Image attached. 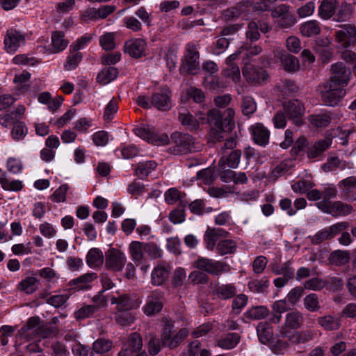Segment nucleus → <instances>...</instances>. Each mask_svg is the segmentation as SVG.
Listing matches in <instances>:
<instances>
[{
    "label": "nucleus",
    "mask_w": 356,
    "mask_h": 356,
    "mask_svg": "<svg viewBox=\"0 0 356 356\" xmlns=\"http://www.w3.org/2000/svg\"><path fill=\"white\" fill-rule=\"evenodd\" d=\"M353 211L352 206L343 203L340 201H337L332 203L330 214L333 217L339 216H346L351 213Z\"/></svg>",
    "instance_id": "c9c22d12"
},
{
    "label": "nucleus",
    "mask_w": 356,
    "mask_h": 356,
    "mask_svg": "<svg viewBox=\"0 0 356 356\" xmlns=\"http://www.w3.org/2000/svg\"><path fill=\"white\" fill-rule=\"evenodd\" d=\"M269 310L265 306H256L250 308L245 314L246 318L250 320H261L267 317Z\"/></svg>",
    "instance_id": "473e14b6"
},
{
    "label": "nucleus",
    "mask_w": 356,
    "mask_h": 356,
    "mask_svg": "<svg viewBox=\"0 0 356 356\" xmlns=\"http://www.w3.org/2000/svg\"><path fill=\"white\" fill-rule=\"evenodd\" d=\"M144 251L152 259L161 258L163 254L162 250L154 243H144Z\"/></svg>",
    "instance_id": "3c124183"
},
{
    "label": "nucleus",
    "mask_w": 356,
    "mask_h": 356,
    "mask_svg": "<svg viewBox=\"0 0 356 356\" xmlns=\"http://www.w3.org/2000/svg\"><path fill=\"white\" fill-rule=\"evenodd\" d=\"M301 33L306 37L318 35L321 32L318 23L315 20H310L302 24L300 27Z\"/></svg>",
    "instance_id": "4c0bfd02"
},
{
    "label": "nucleus",
    "mask_w": 356,
    "mask_h": 356,
    "mask_svg": "<svg viewBox=\"0 0 356 356\" xmlns=\"http://www.w3.org/2000/svg\"><path fill=\"white\" fill-rule=\"evenodd\" d=\"M206 112L200 111L196 115V118H194L189 113H179V120L181 121L183 125L187 126L191 130H196L198 128L199 124H206L207 122H202L200 118L204 116Z\"/></svg>",
    "instance_id": "b1692460"
},
{
    "label": "nucleus",
    "mask_w": 356,
    "mask_h": 356,
    "mask_svg": "<svg viewBox=\"0 0 356 356\" xmlns=\"http://www.w3.org/2000/svg\"><path fill=\"white\" fill-rule=\"evenodd\" d=\"M158 293H152L147 298V303L144 307V312L148 315H154L158 312H159L162 307V303L158 299Z\"/></svg>",
    "instance_id": "cd10ccee"
},
{
    "label": "nucleus",
    "mask_w": 356,
    "mask_h": 356,
    "mask_svg": "<svg viewBox=\"0 0 356 356\" xmlns=\"http://www.w3.org/2000/svg\"><path fill=\"white\" fill-rule=\"evenodd\" d=\"M337 4V0H323L318 9L319 16L328 19L334 15Z\"/></svg>",
    "instance_id": "c756f323"
},
{
    "label": "nucleus",
    "mask_w": 356,
    "mask_h": 356,
    "mask_svg": "<svg viewBox=\"0 0 356 356\" xmlns=\"http://www.w3.org/2000/svg\"><path fill=\"white\" fill-rule=\"evenodd\" d=\"M156 163L153 161H147L138 163L135 168V175L139 179H143L148 176L150 172L155 169Z\"/></svg>",
    "instance_id": "f704fd0d"
},
{
    "label": "nucleus",
    "mask_w": 356,
    "mask_h": 356,
    "mask_svg": "<svg viewBox=\"0 0 356 356\" xmlns=\"http://www.w3.org/2000/svg\"><path fill=\"white\" fill-rule=\"evenodd\" d=\"M82 59V54L77 51L70 50V55L67 58V60L65 65L66 70H72L78 65Z\"/></svg>",
    "instance_id": "4d7b16f0"
},
{
    "label": "nucleus",
    "mask_w": 356,
    "mask_h": 356,
    "mask_svg": "<svg viewBox=\"0 0 356 356\" xmlns=\"http://www.w3.org/2000/svg\"><path fill=\"white\" fill-rule=\"evenodd\" d=\"M304 306L307 310L311 312H315L320 309L318 297L316 293H311L306 296L304 298Z\"/></svg>",
    "instance_id": "a18cd8bd"
},
{
    "label": "nucleus",
    "mask_w": 356,
    "mask_h": 356,
    "mask_svg": "<svg viewBox=\"0 0 356 356\" xmlns=\"http://www.w3.org/2000/svg\"><path fill=\"white\" fill-rule=\"evenodd\" d=\"M126 263L124 254L116 249H111L106 254L105 265L113 271L122 270Z\"/></svg>",
    "instance_id": "ddd939ff"
},
{
    "label": "nucleus",
    "mask_w": 356,
    "mask_h": 356,
    "mask_svg": "<svg viewBox=\"0 0 356 356\" xmlns=\"http://www.w3.org/2000/svg\"><path fill=\"white\" fill-rule=\"evenodd\" d=\"M164 327L161 334V341L163 346L169 341V339L172 337V333L174 329V322L170 319L165 318Z\"/></svg>",
    "instance_id": "680f3d73"
},
{
    "label": "nucleus",
    "mask_w": 356,
    "mask_h": 356,
    "mask_svg": "<svg viewBox=\"0 0 356 356\" xmlns=\"http://www.w3.org/2000/svg\"><path fill=\"white\" fill-rule=\"evenodd\" d=\"M188 279L193 284H207L209 276L202 270H195L191 273Z\"/></svg>",
    "instance_id": "052dcab7"
},
{
    "label": "nucleus",
    "mask_w": 356,
    "mask_h": 356,
    "mask_svg": "<svg viewBox=\"0 0 356 356\" xmlns=\"http://www.w3.org/2000/svg\"><path fill=\"white\" fill-rule=\"evenodd\" d=\"M129 250L136 265L143 264L145 261L144 243L136 241H132L129 245Z\"/></svg>",
    "instance_id": "aec40b11"
},
{
    "label": "nucleus",
    "mask_w": 356,
    "mask_h": 356,
    "mask_svg": "<svg viewBox=\"0 0 356 356\" xmlns=\"http://www.w3.org/2000/svg\"><path fill=\"white\" fill-rule=\"evenodd\" d=\"M293 166V161L285 160L281 162L273 169L272 175L274 177L277 178L287 172Z\"/></svg>",
    "instance_id": "bf43d9fd"
},
{
    "label": "nucleus",
    "mask_w": 356,
    "mask_h": 356,
    "mask_svg": "<svg viewBox=\"0 0 356 356\" xmlns=\"http://www.w3.org/2000/svg\"><path fill=\"white\" fill-rule=\"evenodd\" d=\"M309 121L312 125L316 127H325L330 124L331 118L325 113L314 114L309 116Z\"/></svg>",
    "instance_id": "c03bdc74"
},
{
    "label": "nucleus",
    "mask_w": 356,
    "mask_h": 356,
    "mask_svg": "<svg viewBox=\"0 0 356 356\" xmlns=\"http://www.w3.org/2000/svg\"><path fill=\"white\" fill-rule=\"evenodd\" d=\"M222 74L231 78L234 82H238L240 80V69L236 65H227L222 72Z\"/></svg>",
    "instance_id": "69168bd1"
},
{
    "label": "nucleus",
    "mask_w": 356,
    "mask_h": 356,
    "mask_svg": "<svg viewBox=\"0 0 356 356\" xmlns=\"http://www.w3.org/2000/svg\"><path fill=\"white\" fill-rule=\"evenodd\" d=\"M252 132L255 143L260 145H266L269 140L270 133L262 124L257 123L252 127Z\"/></svg>",
    "instance_id": "a878e982"
},
{
    "label": "nucleus",
    "mask_w": 356,
    "mask_h": 356,
    "mask_svg": "<svg viewBox=\"0 0 356 356\" xmlns=\"http://www.w3.org/2000/svg\"><path fill=\"white\" fill-rule=\"evenodd\" d=\"M216 250L220 255L233 254L236 250V243L232 239H224L216 245Z\"/></svg>",
    "instance_id": "58836bf2"
},
{
    "label": "nucleus",
    "mask_w": 356,
    "mask_h": 356,
    "mask_svg": "<svg viewBox=\"0 0 356 356\" xmlns=\"http://www.w3.org/2000/svg\"><path fill=\"white\" fill-rule=\"evenodd\" d=\"M111 302L112 304L117 305L118 312H128L137 309L140 303L139 299L136 296L129 294H121L118 296H112Z\"/></svg>",
    "instance_id": "9b49d317"
},
{
    "label": "nucleus",
    "mask_w": 356,
    "mask_h": 356,
    "mask_svg": "<svg viewBox=\"0 0 356 356\" xmlns=\"http://www.w3.org/2000/svg\"><path fill=\"white\" fill-rule=\"evenodd\" d=\"M51 356H69L70 355L66 346L59 341L52 343L51 346Z\"/></svg>",
    "instance_id": "774afa93"
},
{
    "label": "nucleus",
    "mask_w": 356,
    "mask_h": 356,
    "mask_svg": "<svg viewBox=\"0 0 356 356\" xmlns=\"http://www.w3.org/2000/svg\"><path fill=\"white\" fill-rule=\"evenodd\" d=\"M242 28V24H234L223 26L220 32V36L229 39V42L233 40V36L236 35Z\"/></svg>",
    "instance_id": "de8ad7c7"
},
{
    "label": "nucleus",
    "mask_w": 356,
    "mask_h": 356,
    "mask_svg": "<svg viewBox=\"0 0 356 356\" xmlns=\"http://www.w3.org/2000/svg\"><path fill=\"white\" fill-rule=\"evenodd\" d=\"M113 343L109 339H98L92 344V350L97 353H104L109 351Z\"/></svg>",
    "instance_id": "09e8293b"
},
{
    "label": "nucleus",
    "mask_w": 356,
    "mask_h": 356,
    "mask_svg": "<svg viewBox=\"0 0 356 356\" xmlns=\"http://www.w3.org/2000/svg\"><path fill=\"white\" fill-rule=\"evenodd\" d=\"M350 260V254L346 251L336 250L330 256V261L336 265L341 266L346 264Z\"/></svg>",
    "instance_id": "79ce46f5"
},
{
    "label": "nucleus",
    "mask_w": 356,
    "mask_h": 356,
    "mask_svg": "<svg viewBox=\"0 0 356 356\" xmlns=\"http://www.w3.org/2000/svg\"><path fill=\"white\" fill-rule=\"evenodd\" d=\"M236 293V287L230 284L218 286L216 290V296L221 300L230 299Z\"/></svg>",
    "instance_id": "e433bc0d"
},
{
    "label": "nucleus",
    "mask_w": 356,
    "mask_h": 356,
    "mask_svg": "<svg viewBox=\"0 0 356 356\" xmlns=\"http://www.w3.org/2000/svg\"><path fill=\"white\" fill-rule=\"evenodd\" d=\"M304 316L302 314L298 311L293 310L288 312L285 316L284 328L298 330L301 327L303 324Z\"/></svg>",
    "instance_id": "4be33fe9"
},
{
    "label": "nucleus",
    "mask_w": 356,
    "mask_h": 356,
    "mask_svg": "<svg viewBox=\"0 0 356 356\" xmlns=\"http://www.w3.org/2000/svg\"><path fill=\"white\" fill-rule=\"evenodd\" d=\"M134 133L140 138L156 145H166L169 142L167 134H159L154 127H137L134 129Z\"/></svg>",
    "instance_id": "39448f33"
},
{
    "label": "nucleus",
    "mask_w": 356,
    "mask_h": 356,
    "mask_svg": "<svg viewBox=\"0 0 356 356\" xmlns=\"http://www.w3.org/2000/svg\"><path fill=\"white\" fill-rule=\"evenodd\" d=\"M318 324L327 331L337 330L340 327V319L331 315L320 316L317 318Z\"/></svg>",
    "instance_id": "c85d7f7f"
},
{
    "label": "nucleus",
    "mask_w": 356,
    "mask_h": 356,
    "mask_svg": "<svg viewBox=\"0 0 356 356\" xmlns=\"http://www.w3.org/2000/svg\"><path fill=\"white\" fill-rule=\"evenodd\" d=\"M335 38L340 47L347 48L356 43V27L351 24H344L341 29L335 31Z\"/></svg>",
    "instance_id": "6e6552de"
},
{
    "label": "nucleus",
    "mask_w": 356,
    "mask_h": 356,
    "mask_svg": "<svg viewBox=\"0 0 356 356\" xmlns=\"http://www.w3.org/2000/svg\"><path fill=\"white\" fill-rule=\"evenodd\" d=\"M36 282L35 277H28L19 283V288L26 293H32L37 289Z\"/></svg>",
    "instance_id": "6e6d98bb"
},
{
    "label": "nucleus",
    "mask_w": 356,
    "mask_h": 356,
    "mask_svg": "<svg viewBox=\"0 0 356 356\" xmlns=\"http://www.w3.org/2000/svg\"><path fill=\"white\" fill-rule=\"evenodd\" d=\"M277 88L281 92L287 95L297 93L300 89L295 81L287 79L282 80L278 83Z\"/></svg>",
    "instance_id": "a19ab883"
},
{
    "label": "nucleus",
    "mask_w": 356,
    "mask_h": 356,
    "mask_svg": "<svg viewBox=\"0 0 356 356\" xmlns=\"http://www.w3.org/2000/svg\"><path fill=\"white\" fill-rule=\"evenodd\" d=\"M58 330L56 327L49 324L41 325L37 330V334L42 338H51L56 337Z\"/></svg>",
    "instance_id": "603ef678"
},
{
    "label": "nucleus",
    "mask_w": 356,
    "mask_h": 356,
    "mask_svg": "<svg viewBox=\"0 0 356 356\" xmlns=\"http://www.w3.org/2000/svg\"><path fill=\"white\" fill-rule=\"evenodd\" d=\"M87 264L91 267L102 265L104 261L103 253L97 248H92L89 250L86 257Z\"/></svg>",
    "instance_id": "ea45409f"
},
{
    "label": "nucleus",
    "mask_w": 356,
    "mask_h": 356,
    "mask_svg": "<svg viewBox=\"0 0 356 356\" xmlns=\"http://www.w3.org/2000/svg\"><path fill=\"white\" fill-rule=\"evenodd\" d=\"M143 341L141 336L137 333H132L123 344L121 351L118 356H133L134 354L142 352Z\"/></svg>",
    "instance_id": "9d476101"
},
{
    "label": "nucleus",
    "mask_w": 356,
    "mask_h": 356,
    "mask_svg": "<svg viewBox=\"0 0 356 356\" xmlns=\"http://www.w3.org/2000/svg\"><path fill=\"white\" fill-rule=\"evenodd\" d=\"M241 109L244 115H250L256 111V103L251 97H244L242 99Z\"/></svg>",
    "instance_id": "13d9d810"
},
{
    "label": "nucleus",
    "mask_w": 356,
    "mask_h": 356,
    "mask_svg": "<svg viewBox=\"0 0 356 356\" xmlns=\"http://www.w3.org/2000/svg\"><path fill=\"white\" fill-rule=\"evenodd\" d=\"M193 266L200 270L213 275H218L222 273L228 272L230 269L229 265L225 262L214 261L202 257H199L194 261Z\"/></svg>",
    "instance_id": "7ed1b4c3"
},
{
    "label": "nucleus",
    "mask_w": 356,
    "mask_h": 356,
    "mask_svg": "<svg viewBox=\"0 0 356 356\" xmlns=\"http://www.w3.org/2000/svg\"><path fill=\"white\" fill-rule=\"evenodd\" d=\"M239 337L236 334H229L224 338L218 340V344L220 347L225 349H231L236 346Z\"/></svg>",
    "instance_id": "8fccbe9b"
},
{
    "label": "nucleus",
    "mask_w": 356,
    "mask_h": 356,
    "mask_svg": "<svg viewBox=\"0 0 356 356\" xmlns=\"http://www.w3.org/2000/svg\"><path fill=\"white\" fill-rule=\"evenodd\" d=\"M186 204L181 202L177 209L172 211L169 214L170 221L175 224L181 223L184 221V207Z\"/></svg>",
    "instance_id": "864d4df0"
},
{
    "label": "nucleus",
    "mask_w": 356,
    "mask_h": 356,
    "mask_svg": "<svg viewBox=\"0 0 356 356\" xmlns=\"http://www.w3.org/2000/svg\"><path fill=\"white\" fill-rule=\"evenodd\" d=\"M186 277V273L184 268H177L173 274L172 278V284L174 287H180L181 286Z\"/></svg>",
    "instance_id": "0e129e2a"
},
{
    "label": "nucleus",
    "mask_w": 356,
    "mask_h": 356,
    "mask_svg": "<svg viewBox=\"0 0 356 356\" xmlns=\"http://www.w3.org/2000/svg\"><path fill=\"white\" fill-rule=\"evenodd\" d=\"M322 102L327 106H336L346 95L343 87L327 81L318 86Z\"/></svg>",
    "instance_id": "f03ea898"
},
{
    "label": "nucleus",
    "mask_w": 356,
    "mask_h": 356,
    "mask_svg": "<svg viewBox=\"0 0 356 356\" xmlns=\"http://www.w3.org/2000/svg\"><path fill=\"white\" fill-rule=\"evenodd\" d=\"M332 143V140L330 138H326L323 140L316 142L307 152V156L309 158H316L320 156Z\"/></svg>",
    "instance_id": "7c9ffc66"
},
{
    "label": "nucleus",
    "mask_w": 356,
    "mask_h": 356,
    "mask_svg": "<svg viewBox=\"0 0 356 356\" xmlns=\"http://www.w3.org/2000/svg\"><path fill=\"white\" fill-rule=\"evenodd\" d=\"M283 110L289 120L297 127L302 124V116L305 113L303 104L298 99H293L283 104Z\"/></svg>",
    "instance_id": "423d86ee"
},
{
    "label": "nucleus",
    "mask_w": 356,
    "mask_h": 356,
    "mask_svg": "<svg viewBox=\"0 0 356 356\" xmlns=\"http://www.w3.org/2000/svg\"><path fill=\"white\" fill-rule=\"evenodd\" d=\"M164 327L161 334V341L163 346L169 341V339L172 337V333L174 329V322L170 319L165 318Z\"/></svg>",
    "instance_id": "e2e57ef3"
},
{
    "label": "nucleus",
    "mask_w": 356,
    "mask_h": 356,
    "mask_svg": "<svg viewBox=\"0 0 356 356\" xmlns=\"http://www.w3.org/2000/svg\"><path fill=\"white\" fill-rule=\"evenodd\" d=\"M283 68L288 72H295L300 68L299 61L296 57L286 52H280L277 55Z\"/></svg>",
    "instance_id": "412c9836"
},
{
    "label": "nucleus",
    "mask_w": 356,
    "mask_h": 356,
    "mask_svg": "<svg viewBox=\"0 0 356 356\" xmlns=\"http://www.w3.org/2000/svg\"><path fill=\"white\" fill-rule=\"evenodd\" d=\"M118 70L114 67L104 68L97 76V80L101 84H107L114 80L118 76Z\"/></svg>",
    "instance_id": "2f4dec72"
},
{
    "label": "nucleus",
    "mask_w": 356,
    "mask_h": 356,
    "mask_svg": "<svg viewBox=\"0 0 356 356\" xmlns=\"http://www.w3.org/2000/svg\"><path fill=\"white\" fill-rule=\"evenodd\" d=\"M169 270L163 265L159 264L154 267L151 274V283L154 286L163 284L168 279Z\"/></svg>",
    "instance_id": "bb28decb"
},
{
    "label": "nucleus",
    "mask_w": 356,
    "mask_h": 356,
    "mask_svg": "<svg viewBox=\"0 0 356 356\" xmlns=\"http://www.w3.org/2000/svg\"><path fill=\"white\" fill-rule=\"evenodd\" d=\"M65 34L63 31H54L51 35V44L54 52L57 53L64 50L68 41L65 40Z\"/></svg>",
    "instance_id": "72a5a7b5"
},
{
    "label": "nucleus",
    "mask_w": 356,
    "mask_h": 356,
    "mask_svg": "<svg viewBox=\"0 0 356 356\" xmlns=\"http://www.w3.org/2000/svg\"><path fill=\"white\" fill-rule=\"evenodd\" d=\"M349 226L350 224L348 222L343 221L325 227L311 237V243L313 245H318L323 241L332 240L340 232L347 229Z\"/></svg>",
    "instance_id": "20e7f679"
},
{
    "label": "nucleus",
    "mask_w": 356,
    "mask_h": 356,
    "mask_svg": "<svg viewBox=\"0 0 356 356\" xmlns=\"http://www.w3.org/2000/svg\"><path fill=\"white\" fill-rule=\"evenodd\" d=\"M234 111L229 108L220 115L218 109L212 108L206 111L204 116L200 118L202 122H207L224 131H231L235 127L234 120Z\"/></svg>",
    "instance_id": "f257e3e1"
},
{
    "label": "nucleus",
    "mask_w": 356,
    "mask_h": 356,
    "mask_svg": "<svg viewBox=\"0 0 356 356\" xmlns=\"http://www.w3.org/2000/svg\"><path fill=\"white\" fill-rule=\"evenodd\" d=\"M246 38L251 42L257 41L260 38L259 32V23L255 21H251L248 24V31H246Z\"/></svg>",
    "instance_id": "5fc2aeb1"
},
{
    "label": "nucleus",
    "mask_w": 356,
    "mask_h": 356,
    "mask_svg": "<svg viewBox=\"0 0 356 356\" xmlns=\"http://www.w3.org/2000/svg\"><path fill=\"white\" fill-rule=\"evenodd\" d=\"M273 18H280V24L282 27H290L296 23V18L289 11V6L280 4L276 6L271 12Z\"/></svg>",
    "instance_id": "2eb2a0df"
},
{
    "label": "nucleus",
    "mask_w": 356,
    "mask_h": 356,
    "mask_svg": "<svg viewBox=\"0 0 356 356\" xmlns=\"http://www.w3.org/2000/svg\"><path fill=\"white\" fill-rule=\"evenodd\" d=\"M199 56L200 54L196 51L195 47L193 45L189 46L182 65L183 69L190 74H196L200 69Z\"/></svg>",
    "instance_id": "6ab92c4d"
},
{
    "label": "nucleus",
    "mask_w": 356,
    "mask_h": 356,
    "mask_svg": "<svg viewBox=\"0 0 356 356\" xmlns=\"http://www.w3.org/2000/svg\"><path fill=\"white\" fill-rule=\"evenodd\" d=\"M25 42L24 36L19 32L14 29L7 31L4 38L5 49L8 53L13 54Z\"/></svg>",
    "instance_id": "dca6fc26"
},
{
    "label": "nucleus",
    "mask_w": 356,
    "mask_h": 356,
    "mask_svg": "<svg viewBox=\"0 0 356 356\" xmlns=\"http://www.w3.org/2000/svg\"><path fill=\"white\" fill-rule=\"evenodd\" d=\"M257 333L259 341L263 344H268L273 339L272 326L267 322H260L257 326Z\"/></svg>",
    "instance_id": "5701e85b"
},
{
    "label": "nucleus",
    "mask_w": 356,
    "mask_h": 356,
    "mask_svg": "<svg viewBox=\"0 0 356 356\" xmlns=\"http://www.w3.org/2000/svg\"><path fill=\"white\" fill-rule=\"evenodd\" d=\"M282 337L288 339L289 341L293 345H302L311 341L315 335V333L312 330H305L298 331L294 333L289 334L288 332L284 328L280 330Z\"/></svg>",
    "instance_id": "4468645a"
},
{
    "label": "nucleus",
    "mask_w": 356,
    "mask_h": 356,
    "mask_svg": "<svg viewBox=\"0 0 356 356\" xmlns=\"http://www.w3.org/2000/svg\"><path fill=\"white\" fill-rule=\"evenodd\" d=\"M173 138L175 145L172 148L174 154H186L195 151L193 139L189 134L175 133Z\"/></svg>",
    "instance_id": "0eeeda50"
},
{
    "label": "nucleus",
    "mask_w": 356,
    "mask_h": 356,
    "mask_svg": "<svg viewBox=\"0 0 356 356\" xmlns=\"http://www.w3.org/2000/svg\"><path fill=\"white\" fill-rule=\"evenodd\" d=\"M115 321L121 326H127L135 321V316L132 312L127 311L118 312L115 317Z\"/></svg>",
    "instance_id": "49530a36"
},
{
    "label": "nucleus",
    "mask_w": 356,
    "mask_h": 356,
    "mask_svg": "<svg viewBox=\"0 0 356 356\" xmlns=\"http://www.w3.org/2000/svg\"><path fill=\"white\" fill-rule=\"evenodd\" d=\"M188 334V331L186 328L179 330V332L175 335L172 336L169 341H168L163 346L168 347L170 349H173L177 347L181 342L185 339Z\"/></svg>",
    "instance_id": "37998d69"
},
{
    "label": "nucleus",
    "mask_w": 356,
    "mask_h": 356,
    "mask_svg": "<svg viewBox=\"0 0 356 356\" xmlns=\"http://www.w3.org/2000/svg\"><path fill=\"white\" fill-rule=\"evenodd\" d=\"M241 156V150H232L227 156H222L221 157L218 161V165L222 169H225L226 167L236 168L240 163Z\"/></svg>",
    "instance_id": "393cba45"
},
{
    "label": "nucleus",
    "mask_w": 356,
    "mask_h": 356,
    "mask_svg": "<svg viewBox=\"0 0 356 356\" xmlns=\"http://www.w3.org/2000/svg\"><path fill=\"white\" fill-rule=\"evenodd\" d=\"M243 75L249 83L261 84L266 81L268 74L262 68L256 67L252 65H246L242 70Z\"/></svg>",
    "instance_id": "f3484780"
},
{
    "label": "nucleus",
    "mask_w": 356,
    "mask_h": 356,
    "mask_svg": "<svg viewBox=\"0 0 356 356\" xmlns=\"http://www.w3.org/2000/svg\"><path fill=\"white\" fill-rule=\"evenodd\" d=\"M326 286V282L321 279L314 277L306 281L305 288L313 291H320Z\"/></svg>",
    "instance_id": "338daca9"
},
{
    "label": "nucleus",
    "mask_w": 356,
    "mask_h": 356,
    "mask_svg": "<svg viewBox=\"0 0 356 356\" xmlns=\"http://www.w3.org/2000/svg\"><path fill=\"white\" fill-rule=\"evenodd\" d=\"M331 75L328 81L344 88L348 84L351 72L343 63H337L331 66Z\"/></svg>",
    "instance_id": "1a4fd4ad"
},
{
    "label": "nucleus",
    "mask_w": 356,
    "mask_h": 356,
    "mask_svg": "<svg viewBox=\"0 0 356 356\" xmlns=\"http://www.w3.org/2000/svg\"><path fill=\"white\" fill-rule=\"evenodd\" d=\"M146 42L142 38L131 39L127 41L124 46V52L134 58L145 55Z\"/></svg>",
    "instance_id": "a211bd4d"
},
{
    "label": "nucleus",
    "mask_w": 356,
    "mask_h": 356,
    "mask_svg": "<svg viewBox=\"0 0 356 356\" xmlns=\"http://www.w3.org/2000/svg\"><path fill=\"white\" fill-rule=\"evenodd\" d=\"M151 104L159 111H169L172 107L171 92L168 88H162L152 95Z\"/></svg>",
    "instance_id": "f8f14e48"
}]
</instances>
